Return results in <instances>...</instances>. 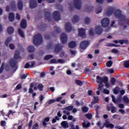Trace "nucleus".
I'll return each instance as SVG.
<instances>
[{"label": "nucleus", "mask_w": 129, "mask_h": 129, "mask_svg": "<svg viewBox=\"0 0 129 129\" xmlns=\"http://www.w3.org/2000/svg\"><path fill=\"white\" fill-rule=\"evenodd\" d=\"M11 41H12V38L11 37L8 38L5 42V46H6V47H8L9 46V44H10V42Z\"/></svg>", "instance_id": "obj_33"}, {"label": "nucleus", "mask_w": 129, "mask_h": 129, "mask_svg": "<svg viewBox=\"0 0 129 129\" xmlns=\"http://www.w3.org/2000/svg\"><path fill=\"white\" fill-rule=\"evenodd\" d=\"M55 102H56L55 99H51L48 101V104H52V103H54Z\"/></svg>", "instance_id": "obj_57"}, {"label": "nucleus", "mask_w": 129, "mask_h": 129, "mask_svg": "<svg viewBox=\"0 0 129 129\" xmlns=\"http://www.w3.org/2000/svg\"><path fill=\"white\" fill-rule=\"evenodd\" d=\"M115 128H116V129H123V126L120 127L119 125H116V126H115Z\"/></svg>", "instance_id": "obj_64"}, {"label": "nucleus", "mask_w": 129, "mask_h": 129, "mask_svg": "<svg viewBox=\"0 0 129 129\" xmlns=\"http://www.w3.org/2000/svg\"><path fill=\"white\" fill-rule=\"evenodd\" d=\"M90 42L88 40H84L81 42L80 44V47L82 50H85L89 46Z\"/></svg>", "instance_id": "obj_4"}, {"label": "nucleus", "mask_w": 129, "mask_h": 129, "mask_svg": "<svg viewBox=\"0 0 129 129\" xmlns=\"http://www.w3.org/2000/svg\"><path fill=\"white\" fill-rule=\"evenodd\" d=\"M7 124V122L6 121H1V125L2 126H6V125Z\"/></svg>", "instance_id": "obj_62"}, {"label": "nucleus", "mask_w": 129, "mask_h": 129, "mask_svg": "<svg viewBox=\"0 0 129 129\" xmlns=\"http://www.w3.org/2000/svg\"><path fill=\"white\" fill-rule=\"evenodd\" d=\"M111 97L112 98V100L113 101V102H114V103H116V100L115 99V97L114 96V95H112L111 96Z\"/></svg>", "instance_id": "obj_58"}, {"label": "nucleus", "mask_w": 129, "mask_h": 129, "mask_svg": "<svg viewBox=\"0 0 129 129\" xmlns=\"http://www.w3.org/2000/svg\"><path fill=\"white\" fill-rule=\"evenodd\" d=\"M96 81L99 84L107 83L108 82V78L107 77L102 78L99 76L96 77Z\"/></svg>", "instance_id": "obj_3"}, {"label": "nucleus", "mask_w": 129, "mask_h": 129, "mask_svg": "<svg viewBox=\"0 0 129 129\" xmlns=\"http://www.w3.org/2000/svg\"><path fill=\"white\" fill-rule=\"evenodd\" d=\"M103 88V84H99L98 85V90H99V91H101V90H102Z\"/></svg>", "instance_id": "obj_52"}, {"label": "nucleus", "mask_w": 129, "mask_h": 129, "mask_svg": "<svg viewBox=\"0 0 129 129\" xmlns=\"http://www.w3.org/2000/svg\"><path fill=\"white\" fill-rule=\"evenodd\" d=\"M34 87V84L31 83L30 84V88L29 89V93H32L34 92V90H33V88Z\"/></svg>", "instance_id": "obj_38"}, {"label": "nucleus", "mask_w": 129, "mask_h": 129, "mask_svg": "<svg viewBox=\"0 0 129 129\" xmlns=\"http://www.w3.org/2000/svg\"><path fill=\"white\" fill-rule=\"evenodd\" d=\"M59 117L58 116H56L55 117V118H53L52 120V123H55V122H56L57 120H59Z\"/></svg>", "instance_id": "obj_51"}, {"label": "nucleus", "mask_w": 129, "mask_h": 129, "mask_svg": "<svg viewBox=\"0 0 129 129\" xmlns=\"http://www.w3.org/2000/svg\"><path fill=\"white\" fill-rule=\"evenodd\" d=\"M85 11L87 13H90V12H92V11H93V6L90 5L87 6Z\"/></svg>", "instance_id": "obj_27"}, {"label": "nucleus", "mask_w": 129, "mask_h": 129, "mask_svg": "<svg viewBox=\"0 0 129 129\" xmlns=\"http://www.w3.org/2000/svg\"><path fill=\"white\" fill-rule=\"evenodd\" d=\"M35 64H36V62L35 61H32L31 65L29 62H27L24 66V68H25V69H28V68H30V67H34V66H35Z\"/></svg>", "instance_id": "obj_19"}, {"label": "nucleus", "mask_w": 129, "mask_h": 129, "mask_svg": "<svg viewBox=\"0 0 129 129\" xmlns=\"http://www.w3.org/2000/svg\"><path fill=\"white\" fill-rule=\"evenodd\" d=\"M22 88V84H19L18 85H17L16 87V89L17 90H20V89H21Z\"/></svg>", "instance_id": "obj_54"}, {"label": "nucleus", "mask_w": 129, "mask_h": 129, "mask_svg": "<svg viewBox=\"0 0 129 129\" xmlns=\"http://www.w3.org/2000/svg\"><path fill=\"white\" fill-rule=\"evenodd\" d=\"M61 125L63 128H68V127H69V124L67 121H62L61 123Z\"/></svg>", "instance_id": "obj_22"}, {"label": "nucleus", "mask_w": 129, "mask_h": 129, "mask_svg": "<svg viewBox=\"0 0 129 129\" xmlns=\"http://www.w3.org/2000/svg\"><path fill=\"white\" fill-rule=\"evenodd\" d=\"M79 21V17L77 15L74 16L73 19H72V22L73 24H75L76 23H78Z\"/></svg>", "instance_id": "obj_26"}, {"label": "nucleus", "mask_w": 129, "mask_h": 129, "mask_svg": "<svg viewBox=\"0 0 129 129\" xmlns=\"http://www.w3.org/2000/svg\"><path fill=\"white\" fill-rule=\"evenodd\" d=\"M102 28L100 26H97L95 27V32L97 35H101L102 34Z\"/></svg>", "instance_id": "obj_15"}, {"label": "nucleus", "mask_w": 129, "mask_h": 129, "mask_svg": "<svg viewBox=\"0 0 129 129\" xmlns=\"http://www.w3.org/2000/svg\"><path fill=\"white\" fill-rule=\"evenodd\" d=\"M59 63H64V60L63 59H58L56 60L55 58L52 59L50 60V64H58Z\"/></svg>", "instance_id": "obj_13"}, {"label": "nucleus", "mask_w": 129, "mask_h": 129, "mask_svg": "<svg viewBox=\"0 0 129 129\" xmlns=\"http://www.w3.org/2000/svg\"><path fill=\"white\" fill-rule=\"evenodd\" d=\"M11 8H12V9H16V3H15V2H13L11 5H10Z\"/></svg>", "instance_id": "obj_56"}, {"label": "nucleus", "mask_w": 129, "mask_h": 129, "mask_svg": "<svg viewBox=\"0 0 129 129\" xmlns=\"http://www.w3.org/2000/svg\"><path fill=\"white\" fill-rule=\"evenodd\" d=\"M20 27L22 29H26L27 28V20L25 19L21 20Z\"/></svg>", "instance_id": "obj_16"}, {"label": "nucleus", "mask_w": 129, "mask_h": 129, "mask_svg": "<svg viewBox=\"0 0 129 129\" xmlns=\"http://www.w3.org/2000/svg\"><path fill=\"white\" fill-rule=\"evenodd\" d=\"M47 48H48V49H51V48H53V42H49L47 44Z\"/></svg>", "instance_id": "obj_47"}, {"label": "nucleus", "mask_w": 129, "mask_h": 129, "mask_svg": "<svg viewBox=\"0 0 129 129\" xmlns=\"http://www.w3.org/2000/svg\"><path fill=\"white\" fill-rule=\"evenodd\" d=\"M74 5L75 9L80 10L81 9V0H74Z\"/></svg>", "instance_id": "obj_9"}, {"label": "nucleus", "mask_w": 129, "mask_h": 129, "mask_svg": "<svg viewBox=\"0 0 129 129\" xmlns=\"http://www.w3.org/2000/svg\"><path fill=\"white\" fill-rule=\"evenodd\" d=\"M69 48H75L76 47V42L75 41H71L69 43Z\"/></svg>", "instance_id": "obj_29"}, {"label": "nucleus", "mask_w": 129, "mask_h": 129, "mask_svg": "<svg viewBox=\"0 0 129 129\" xmlns=\"http://www.w3.org/2000/svg\"><path fill=\"white\" fill-rule=\"evenodd\" d=\"M101 24L103 28H106L108 26H109V19L107 18L103 19L101 21Z\"/></svg>", "instance_id": "obj_5"}, {"label": "nucleus", "mask_w": 129, "mask_h": 129, "mask_svg": "<svg viewBox=\"0 0 129 129\" xmlns=\"http://www.w3.org/2000/svg\"><path fill=\"white\" fill-rule=\"evenodd\" d=\"M7 32L9 34V35H11V34H13L14 33V28L12 27H9L7 29Z\"/></svg>", "instance_id": "obj_30"}, {"label": "nucleus", "mask_w": 129, "mask_h": 129, "mask_svg": "<svg viewBox=\"0 0 129 129\" xmlns=\"http://www.w3.org/2000/svg\"><path fill=\"white\" fill-rule=\"evenodd\" d=\"M104 125L107 127V128H109V127L111 129L113 128L114 127V125L112 123H110L109 121H106L104 123Z\"/></svg>", "instance_id": "obj_17"}, {"label": "nucleus", "mask_w": 129, "mask_h": 129, "mask_svg": "<svg viewBox=\"0 0 129 129\" xmlns=\"http://www.w3.org/2000/svg\"><path fill=\"white\" fill-rule=\"evenodd\" d=\"M49 120H50V118L49 117H46L44 118V121H42V125L43 126H47V123L49 122Z\"/></svg>", "instance_id": "obj_28"}, {"label": "nucleus", "mask_w": 129, "mask_h": 129, "mask_svg": "<svg viewBox=\"0 0 129 129\" xmlns=\"http://www.w3.org/2000/svg\"><path fill=\"white\" fill-rule=\"evenodd\" d=\"M18 32L19 34L22 37V38H25V35L24 34V32L21 28L18 29Z\"/></svg>", "instance_id": "obj_32"}, {"label": "nucleus", "mask_w": 129, "mask_h": 129, "mask_svg": "<svg viewBox=\"0 0 129 129\" xmlns=\"http://www.w3.org/2000/svg\"><path fill=\"white\" fill-rule=\"evenodd\" d=\"M45 19L47 21H51L52 20V17L51 16V13L49 12H46L45 14Z\"/></svg>", "instance_id": "obj_18"}, {"label": "nucleus", "mask_w": 129, "mask_h": 129, "mask_svg": "<svg viewBox=\"0 0 129 129\" xmlns=\"http://www.w3.org/2000/svg\"><path fill=\"white\" fill-rule=\"evenodd\" d=\"M65 30L68 32V33L72 31V25L70 22H67L66 23Z\"/></svg>", "instance_id": "obj_12"}, {"label": "nucleus", "mask_w": 129, "mask_h": 129, "mask_svg": "<svg viewBox=\"0 0 129 129\" xmlns=\"http://www.w3.org/2000/svg\"><path fill=\"white\" fill-rule=\"evenodd\" d=\"M75 104L77 106H80V105L82 106V105H83V102H82V103H80L78 100H76Z\"/></svg>", "instance_id": "obj_49"}, {"label": "nucleus", "mask_w": 129, "mask_h": 129, "mask_svg": "<svg viewBox=\"0 0 129 129\" xmlns=\"http://www.w3.org/2000/svg\"><path fill=\"white\" fill-rule=\"evenodd\" d=\"M89 109L88 107L86 106H83L82 107V110L84 113H86V112L88 111Z\"/></svg>", "instance_id": "obj_36"}, {"label": "nucleus", "mask_w": 129, "mask_h": 129, "mask_svg": "<svg viewBox=\"0 0 129 129\" xmlns=\"http://www.w3.org/2000/svg\"><path fill=\"white\" fill-rule=\"evenodd\" d=\"M28 51L29 53H33L35 51V47L32 45H30L28 48Z\"/></svg>", "instance_id": "obj_31"}, {"label": "nucleus", "mask_w": 129, "mask_h": 129, "mask_svg": "<svg viewBox=\"0 0 129 129\" xmlns=\"http://www.w3.org/2000/svg\"><path fill=\"white\" fill-rule=\"evenodd\" d=\"M20 58V55H19V53H15L14 55V58L16 59H19Z\"/></svg>", "instance_id": "obj_63"}, {"label": "nucleus", "mask_w": 129, "mask_h": 129, "mask_svg": "<svg viewBox=\"0 0 129 129\" xmlns=\"http://www.w3.org/2000/svg\"><path fill=\"white\" fill-rule=\"evenodd\" d=\"M116 81V80L114 78H112L111 79V83L112 84V85H114L115 84V82Z\"/></svg>", "instance_id": "obj_53"}, {"label": "nucleus", "mask_w": 129, "mask_h": 129, "mask_svg": "<svg viewBox=\"0 0 129 129\" xmlns=\"http://www.w3.org/2000/svg\"><path fill=\"white\" fill-rule=\"evenodd\" d=\"M75 82L76 84H77V85H79V86H82V85H83V83L82 82V81H80L79 80H76L75 81Z\"/></svg>", "instance_id": "obj_41"}, {"label": "nucleus", "mask_w": 129, "mask_h": 129, "mask_svg": "<svg viewBox=\"0 0 129 129\" xmlns=\"http://www.w3.org/2000/svg\"><path fill=\"white\" fill-rule=\"evenodd\" d=\"M122 100L125 103H129V99L127 98V97L124 96Z\"/></svg>", "instance_id": "obj_42"}, {"label": "nucleus", "mask_w": 129, "mask_h": 129, "mask_svg": "<svg viewBox=\"0 0 129 129\" xmlns=\"http://www.w3.org/2000/svg\"><path fill=\"white\" fill-rule=\"evenodd\" d=\"M60 40L61 41V43L62 44H66V43H67V41L68 40L67 35L66 33H62L61 34L60 36Z\"/></svg>", "instance_id": "obj_7"}, {"label": "nucleus", "mask_w": 129, "mask_h": 129, "mask_svg": "<svg viewBox=\"0 0 129 129\" xmlns=\"http://www.w3.org/2000/svg\"><path fill=\"white\" fill-rule=\"evenodd\" d=\"M37 88L40 91H43V88H44V86L43 84L40 83L37 86Z\"/></svg>", "instance_id": "obj_34"}, {"label": "nucleus", "mask_w": 129, "mask_h": 129, "mask_svg": "<svg viewBox=\"0 0 129 129\" xmlns=\"http://www.w3.org/2000/svg\"><path fill=\"white\" fill-rule=\"evenodd\" d=\"M32 125H33V120H31L28 124V128L29 129H31V127H32Z\"/></svg>", "instance_id": "obj_59"}, {"label": "nucleus", "mask_w": 129, "mask_h": 129, "mask_svg": "<svg viewBox=\"0 0 129 129\" xmlns=\"http://www.w3.org/2000/svg\"><path fill=\"white\" fill-rule=\"evenodd\" d=\"M18 9L19 11H22V10H23V2H22V0L18 1Z\"/></svg>", "instance_id": "obj_25"}, {"label": "nucleus", "mask_w": 129, "mask_h": 129, "mask_svg": "<svg viewBox=\"0 0 129 129\" xmlns=\"http://www.w3.org/2000/svg\"><path fill=\"white\" fill-rule=\"evenodd\" d=\"M28 76V74H23L21 77V79H26Z\"/></svg>", "instance_id": "obj_60"}, {"label": "nucleus", "mask_w": 129, "mask_h": 129, "mask_svg": "<svg viewBox=\"0 0 129 129\" xmlns=\"http://www.w3.org/2000/svg\"><path fill=\"white\" fill-rule=\"evenodd\" d=\"M85 116L88 119H91L92 118V114L91 113L86 114Z\"/></svg>", "instance_id": "obj_46"}, {"label": "nucleus", "mask_w": 129, "mask_h": 129, "mask_svg": "<svg viewBox=\"0 0 129 129\" xmlns=\"http://www.w3.org/2000/svg\"><path fill=\"white\" fill-rule=\"evenodd\" d=\"M62 48H63V46H62L61 44L58 43L56 44L54 47V52H55V53H59L61 52Z\"/></svg>", "instance_id": "obj_10"}, {"label": "nucleus", "mask_w": 129, "mask_h": 129, "mask_svg": "<svg viewBox=\"0 0 129 129\" xmlns=\"http://www.w3.org/2000/svg\"><path fill=\"white\" fill-rule=\"evenodd\" d=\"M113 63V62H112V61L109 60V61H107V62L106 63V65L107 67H111V66H112Z\"/></svg>", "instance_id": "obj_40"}, {"label": "nucleus", "mask_w": 129, "mask_h": 129, "mask_svg": "<svg viewBox=\"0 0 129 129\" xmlns=\"http://www.w3.org/2000/svg\"><path fill=\"white\" fill-rule=\"evenodd\" d=\"M113 12H114V8H110L109 10L106 11V14L107 16H110V15L113 14Z\"/></svg>", "instance_id": "obj_23"}, {"label": "nucleus", "mask_w": 129, "mask_h": 129, "mask_svg": "<svg viewBox=\"0 0 129 129\" xmlns=\"http://www.w3.org/2000/svg\"><path fill=\"white\" fill-rule=\"evenodd\" d=\"M119 91V87H116L113 89V93H114V94H118Z\"/></svg>", "instance_id": "obj_35"}, {"label": "nucleus", "mask_w": 129, "mask_h": 129, "mask_svg": "<svg viewBox=\"0 0 129 129\" xmlns=\"http://www.w3.org/2000/svg\"><path fill=\"white\" fill-rule=\"evenodd\" d=\"M85 23L86 24V25H88L89 24V23H90V19L88 17H86L85 18Z\"/></svg>", "instance_id": "obj_44"}, {"label": "nucleus", "mask_w": 129, "mask_h": 129, "mask_svg": "<svg viewBox=\"0 0 129 129\" xmlns=\"http://www.w3.org/2000/svg\"><path fill=\"white\" fill-rule=\"evenodd\" d=\"M9 20L10 22H13L15 20V14L14 13H10L9 15Z\"/></svg>", "instance_id": "obj_24"}, {"label": "nucleus", "mask_w": 129, "mask_h": 129, "mask_svg": "<svg viewBox=\"0 0 129 129\" xmlns=\"http://www.w3.org/2000/svg\"><path fill=\"white\" fill-rule=\"evenodd\" d=\"M38 4H37V0H30V7L31 9H35L37 8Z\"/></svg>", "instance_id": "obj_11"}, {"label": "nucleus", "mask_w": 129, "mask_h": 129, "mask_svg": "<svg viewBox=\"0 0 129 129\" xmlns=\"http://www.w3.org/2000/svg\"><path fill=\"white\" fill-rule=\"evenodd\" d=\"M10 64L12 68H16V66L17 65V61L14 59H11L10 60Z\"/></svg>", "instance_id": "obj_21"}, {"label": "nucleus", "mask_w": 129, "mask_h": 129, "mask_svg": "<svg viewBox=\"0 0 129 129\" xmlns=\"http://www.w3.org/2000/svg\"><path fill=\"white\" fill-rule=\"evenodd\" d=\"M96 124L97 126H100L99 127L100 129H103V127H104V125H103V126H100L101 125V121H98Z\"/></svg>", "instance_id": "obj_45"}, {"label": "nucleus", "mask_w": 129, "mask_h": 129, "mask_svg": "<svg viewBox=\"0 0 129 129\" xmlns=\"http://www.w3.org/2000/svg\"><path fill=\"white\" fill-rule=\"evenodd\" d=\"M124 67L129 68V60H126L124 62Z\"/></svg>", "instance_id": "obj_43"}, {"label": "nucleus", "mask_w": 129, "mask_h": 129, "mask_svg": "<svg viewBox=\"0 0 129 129\" xmlns=\"http://www.w3.org/2000/svg\"><path fill=\"white\" fill-rule=\"evenodd\" d=\"M79 31V36L82 38H84L85 37V29L83 28L78 29Z\"/></svg>", "instance_id": "obj_14"}, {"label": "nucleus", "mask_w": 129, "mask_h": 129, "mask_svg": "<svg viewBox=\"0 0 129 129\" xmlns=\"http://www.w3.org/2000/svg\"><path fill=\"white\" fill-rule=\"evenodd\" d=\"M111 112L112 113H115V112H116V107L115 106H112L111 109Z\"/></svg>", "instance_id": "obj_50"}, {"label": "nucleus", "mask_w": 129, "mask_h": 129, "mask_svg": "<svg viewBox=\"0 0 129 129\" xmlns=\"http://www.w3.org/2000/svg\"><path fill=\"white\" fill-rule=\"evenodd\" d=\"M89 35L90 36H93L94 35V32H93V29L92 28H91L89 31Z\"/></svg>", "instance_id": "obj_55"}, {"label": "nucleus", "mask_w": 129, "mask_h": 129, "mask_svg": "<svg viewBox=\"0 0 129 129\" xmlns=\"http://www.w3.org/2000/svg\"><path fill=\"white\" fill-rule=\"evenodd\" d=\"M51 58H53V55H47L44 57V60H49V59H51Z\"/></svg>", "instance_id": "obj_48"}, {"label": "nucleus", "mask_w": 129, "mask_h": 129, "mask_svg": "<svg viewBox=\"0 0 129 129\" xmlns=\"http://www.w3.org/2000/svg\"><path fill=\"white\" fill-rule=\"evenodd\" d=\"M73 107L74 106L72 105L68 106L67 107H64V109H65V110H68L69 111H71V110L73 109Z\"/></svg>", "instance_id": "obj_37"}, {"label": "nucleus", "mask_w": 129, "mask_h": 129, "mask_svg": "<svg viewBox=\"0 0 129 129\" xmlns=\"http://www.w3.org/2000/svg\"><path fill=\"white\" fill-rule=\"evenodd\" d=\"M42 42H43V39L41 34H37L34 37L33 43L34 45H40Z\"/></svg>", "instance_id": "obj_2"}, {"label": "nucleus", "mask_w": 129, "mask_h": 129, "mask_svg": "<svg viewBox=\"0 0 129 129\" xmlns=\"http://www.w3.org/2000/svg\"><path fill=\"white\" fill-rule=\"evenodd\" d=\"M114 15L117 19H119V24L120 26H123V24L121 22H126L127 25H129V19H126L125 16L121 14V11H120V10L117 9L116 10Z\"/></svg>", "instance_id": "obj_1"}, {"label": "nucleus", "mask_w": 129, "mask_h": 129, "mask_svg": "<svg viewBox=\"0 0 129 129\" xmlns=\"http://www.w3.org/2000/svg\"><path fill=\"white\" fill-rule=\"evenodd\" d=\"M28 57L30 58V60H33L34 59V54H29Z\"/></svg>", "instance_id": "obj_61"}, {"label": "nucleus", "mask_w": 129, "mask_h": 129, "mask_svg": "<svg viewBox=\"0 0 129 129\" xmlns=\"http://www.w3.org/2000/svg\"><path fill=\"white\" fill-rule=\"evenodd\" d=\"M93 99L94 100L91 103V105H94L96 103H98L99 100L98 99V96H94L93 97Z\"/></svg>", "instance_id": "obj_20"}, {"label": "nucleus", "mask_w": 129, "mask_h": 129, "mask_svg": "<svg viewBox=\"0 0 129 129\" xmlns=\"http://www.w3.org/2000/svg\"><path fill=\"white\" fill-rule=\"evenodd\" d=\"M113 43L115 44H118L119 43L121 45H123V44H126V45H128L129 42L127 40L122 39V40H115L113 41Z\"/></svg>", "instance_id": "obj_8"}, {"label": "nucleus", "mask_w": 129, "mask_h": 129, "mask_svg": "<svg viewBox=\"0 0 129 129\" xmlns=\"http://www.w3.org/2000/svg\"><path fill=\"white\" fill-rule=\"evenodd\" d=\"M102 12V7L101 6H99L97 10L96 11V14L98 15V14H100Z\"/></svg>", "instance_id": "obj_39"}, {"label": "nucleus", "mask_w": 129, "mask_h": 129, "mask_svg": "<svg viewBox=\"0 0 129 129\" xmlns=\"http://www.w3.org/2000/svg\"><path fill=\"white\" fill-rule=\"evenodd\" d=\"M53 18L54 21H58L61 20V15L58 11H54L53 13Z\"/></svg>", "instance_id": "obj_6"}]
</instances>
